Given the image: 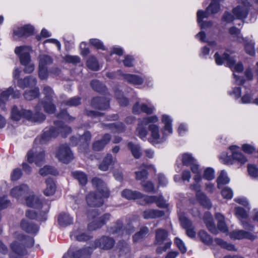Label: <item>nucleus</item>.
<instances>
[{
  "mask_svg": "<svg viewBox=\"0 0 258 258\" xmlns=\"http://www.w3.org/2000/svg\"><path fill=\"white\" fill-rule=\"evenodd\" d=\"M114 244L115 240L113 238L105 236H102L94 242L95 247H100L106 250L112 248Z\"/></svg>",
  "mask_w": 258,
  "mask_h": 258,
  "instance_id": "6e6552de",
  "label": "nucleus"
},
{
  "mask_svg": "<svg viewBox=\"0 0 258 258\" xmlns=\"http://www.w3.org/2000/svg\"><path fill=\"white\" fill-rule=\"evenodd\" d=\"M58 222L62 226H66L73 223V218L66 213H61L58 217Z\"/></svg>",
  "mask_w": 258,
  "mask_h": 258,
  "instance_id": "473e14b6",
  "label": "nucleus"
},
{
  "mask_svg": "<svg viewBox=\"0 0 258 258\" xmlns=\"http://www.w3.org/2000/svg\"><path fill=\"white\" fill-rule=\"evenodd\" d=\"M155 109V107L151 105H147L145 103L141 104L137 101L133 106L132 108L133 113L135 114H139L141 112L145 113L147 114H152Z\"/></svg>",
  "mask_w": 258,
  "mask_h": 258,
  "instance_id": "9d476101",
  "label": "nucleus"
},
{
  "mask_svg": "<svg viewBox=\"0 0 258 258\" xmlns=\"http://www.w3.org/2000/svg\"><path fill=\"white\" fill-rule=\"evenodd\" d=\"M121 196L127 199L133 200L142 198L143 194L138 191L125 189L121 192Z\"/></svg>",
  "mask_w": 258,
  "mask_h": 258,
  "instance_id": "393cba45",
  "label": "nucleus"
},
{
  "mask_svg": "<svg viewBox=\"0 0 258 258\" xmlns=\"http://www.w3.org/2000/svg\"><path fill=\"white\" fill-rule=\"evenodd\" d=\"M197 200L200 204L205 208L210 209L211 207V203L207 196L202 192H198L196 194Z\"/></svg>",
  "mask_w": 258,
  "mask_h": 258,
  "instance_id": "7c9ffc66",
  "label": "nucleus"
},
{
  "mask_svg": "<svg viewBox=\"0 0 258 258\" xmlns=\"http://www.w3.org/2000/svg\"><path fill=\"white\" fill-rule=\"evenodd\" d=\"M231 238L236 239H241L246 238L251 240H253L255 238V236L251 233L243 230H236L233 231L230 233Z\"/></svg>",
  "mask_w": 258,
  "mask_h": 258,
  "instance_id": "f3484780",
  "label": "nucleus"
},
{
  "mask_svg": "<svg viewBox=\"0 0 258 258\" xmlns=\"http://www.w3.org/2000/svg\"><path fill=\"white\" fill-rule=\"evenodd\" d=\"M37 84V79L32 76H27L24 79H19L17 81V85L22 89L27 87H33Z\"/></svg>",
  "mask_w": 258,
  "mask_h": 258,
  "instance_id": "4468645a",
  "label": "nucleus"
},
{
  "mask_svg": "<svg viewBox=\"0 0 258 258\" xmlns=\"http://www.w3.org/2000/svg\"><path fill=\"white\" fill-rule=\"evenodd\" d=\"M52 101L48 100H43L42 101L44 111L49 114L54 113L55 110V106L52 103Z\"/></svg>",
  "mask_w": 258,
  "mask_h": 258,
  "instance_id": "09e8293b",
  "label": "nucleus"
},
{
  "mask_svg": "<svg viewBox=\"0 0 258 258\" xmlns=\"http://www.w3.org/2000/svg\"><path fill=\"white\" fill-rule=\"evenodd\" d=\"M39 95V90L38 88H35L33 90L26 91L24 92L23 96L27 100H32Z\"/></svg>",
  "mask_w": 258,
  "mask_h": 258,
  "instance_id": "c03bdc74",
  "label": "nucleus"
},
{
  "mask_svg": "<svg viewBox=\"0 0 258 258\" xmlns=\"http://www.w3.org/2000/svg\"><path fill=\"white\" fill-rule=\"evenodd\" d=\"M82 98L79 96H75L70 99L64 101L63 104L69 106H77L81 104Z\"/></svg>",
  "mask_w": 258,
  "mask_h": 258,
  "instance_id": "8fccbe9b",
  "label": "nucleus"
},
{
  "mask_svg": "<svg viewBox=\"0 0 258 258\" xmlns=\"http://www.w3.org/2000/svg\"><path fill=\"white\" fill-rule=\"evenodd\" d=\"M73 176L76 179L80 184L85 185L87 182L86 174L82 171H76L72 173Z\"/></svg>",
  "mask_w": 258,
  "mask_h": 258,
  "instance_id": "79ce46f5",
  "label": "nucleus"
},
{
  "mask_svg": "<svg viewBox=\"0 0 258 258\" xmlns=\"http://www.w3.org/2000/svg\"><path fill=\"white\" fill-rule=\"evenodd\" d=\"M122 76L123 79L129 83L134 85H141L143 83V79L138 75L123 74Z\"/></svg>",
  "mask_w": 258,
  "mask_h": 258,
  "instance_id": "5701e85b",
  "label": "nucleus"
},
{
  "mask_svg": "<svg viewBox=\"0 0 258 258\" xmlns=\"http://www.w3.org/2000/svg\"><path fill=\"white\" fill-rule=\"evenodd\" d=\"M198 236L201 240L206 245H210L213 242V239L207 232L204 230H200L198 233Z\"/></svg>",
  "mask_w": 258,
  "mask_h": 258,
  "instance_id": "49530a36",
  "label": "nucleus"
},
{
  "mask_svg": "<svg viewBox=\"0 0 258 258\" xmlns=\"http://www.w3.org/2000/svg\"><path fill=\"white\" fill-rule=\"evenodd\" d=\"M110 140V135L108 134H104L101 140L96 141L93 143L92 149L95 151H100L103 150Z\"/></svg>",
  "mask_w": 258,
  "mask_h": 258,
  "instance_id": "2eb2a0df",
  "label": "nucleus"
},
{
  "mask_svg": "<svg viewBox=\"0 0 258 258\" xmlns=\"http://www.w3.org/2000/svg\"><path fill=\"white\" fill-rule=\"evenodd\" d=\"M31 111L30 110L21 109L19 110L17 106H14L11 111L12 119L15 121L19 120L22 117L27 119L31 117Z\"/></svg>",
  "mask_w": 258,
  "mask_h": 258,
  "instance_id": "9b49d317",
  "label": "nucleus"
},
{
  "mask_svg": "<svg viewBox=\"0 0 258 258\" xmlns=\"http://www.w3.org/2000/svg\"><path fill=\"white\" fill-rule=\"evenodd\" d=\"M155 203L157 206L160 208L166 209L169 206V204L166 202V201L162 195L157 196Z\"/></svg>",
  "mask_w": 258,
  "mask_h": 258,
  "instance_id": "bf43d9fd",
  "label": "nucleus"
},
{
  "mask_svg": "<svg viewBox=\"0 0 258 258\" xmlns=\"http://www.w3.org/2000/svg\"><path fill=\"white\" fill-rule=\"evenodd\" d=\"M54 123L57 126V128L51 126L48 129L45 128L41 137L40 139H36L35 142H37L39 141L40 144H44L51 138L56 137L59 133L62 132V131H64L67 134H70L72 131L70 127L66 125L64 126L60 121H55Z\"/></svg>",
  "mask_w": 258,
  "mask_h": 258,
  "instance_id": "7ed1b4c3",
  "label": "nucleus"
},
{
  "mask_svg": "<svg viewBox=\"0 0 258 258\" xmlns=\"http://www.w3.org/2000/svg\"><path fill=\"white\" fill-rule=\"evenodd\" d=\"M28 189L29 188L27 185L22 184L13 188L11 190L10 194L13 198L19 199L26 196Z\"/></svg>",
  "mask_w": 258,
  "mask_h": 258,
  "instance_id": "ddd939ff",
  "label": "nucleus"
},
{
  "mask_svg": "<svg viewBox=\"0 0 258 258\" xmlns=\"http://www.w3.org/2000/svg\"><path fill=\"white\" fill-rule=\"evenodd\" d=\"M247 169L249 175L253 177H256L258 176V168L254 165H249L247 167Z\"/></svg>",
  "mask_w": 258,
  "mask_h": 258,
  "instance_id": "774afa93",
  "label": "nucleus"
},
{
  "mask_svg": "<svg viewBox=\"0 0 258 258\" xmlns=\"http://www.w3.org/2000/svg\"><path fill=\"white\" fill-rule=\"evenodd\" d=\"M215 218L218 221L217 226L218 229L223 232L227 231L228 228L225 224L223 215L218 213L215 214Z\"/></svg>",
  "mask_w": 258,
  "mask_h": 258,
  "instance_id": "58836bf2",
  "label": "nucleus"
},
{
  "mask_svg": "<svg viewBox=\"0 0 258 258\" xmlns=\"http://www.w3.org/2000/svg\"><path fill=\"white\" fill-rule=\"evenodd\" d=\"M13 92V88L10 87L6 90L2 92L0 94V107L5 109V102L8 100L9 96Z\"/></svg>",
  "mask_w": 258,
  "mask_h": 258,
  "instance_id": "f704fd0d",
  "label": "nucleus"
},
{
  "mask_svg": "<svg viewBox=\"0 0 258 258\" xmlns=\"http://www.w3.org/2000/svg\"><path fill=\"white\" fill-rule=\"evenodd\" d=\"M149 130L151 132V138L148 139L149 141L153 144H157L162 142L163 141H160V135L159 127L154 124H150Z\"/></svg>",
  "mask_w": 258,
  "mask_h": 258,
  "instance_id": "a211bd4d",
  "label": "nucleus"
},
{
  "mask_svg": "<svg viewBox=\"0 0 258 258\" xmlns=\"http://www.w3.org/2000/svg\"><path fill=\"white\" fill-rule=\"evenodd\" d=\"M39 173L43 176H45L48 174L53 175L58 174L57 170L53 167L49 165L44 166L43 168H41L39 170Z\"/></svg>",
  "mask_w": 258,
  "mask_h": 258,
  "instance_id": "ea45409f",
  "label": "nucleus"
},
{
  "mask_svg": "<svg viewBox=\"0 0 258 258\" xmlns=\"http://www.w3.org/2000/svg\"><path fill=\"white\" fill-rule=\"evenodd\" d=\"M34 28L30 25H26L24 27L18 28L14 31V34L19 37H28L33 34Z\"/></svg>",
  "mask_w": 258,
  "mask_h": 258,
  "instance_id": "6ab92c4d",
  "label": "nucleus"
},
{
  "mask_svg": "<svg viewBox=\"0 0 258 258\" xmlns=\"http://www.w3.org/2000/svg\"><path fill=\"white\" fill-rule=\"evenodd\" d=\"M19 236L21 242L14 241L11 244L13 252L9 254L10 258H21V256L27 253L25 247H32L34 244V240L32 237L23 234L20 235Z\"/></svg>",
  "mask_w": 258,
  "mask_h": 258,
  "instance_id": "f03ea898",
  "label": "nucleus"
},
{
  "mask_svg": "<svg viewBox=\"0 0 258 258\" xmlns=\"http://www.w3.org/2000/svg\"><path fill=\"white\" fill-rule=\"evenodd\" d=\"M36 112L34 114H32V112H31V117L29 118H27V120H30L33 122H38L40 123L43 121L46 117L45 115L41 113L38 110L39 109V106H36Z\"/></svg>",
  "mask_w": 258,
  "mask_h": 258,
  "instance_id": "c85d7f7f",
  "label": "nucleus"
},
{
  "mask_svg": "<svg viewBox=\"0 0 258 258\" xmlns=\"http://www.w3.org/2000/svg\"><path fill=\"white\" fill-rule=\"evenodd\" d=\"M39 65L40 67H47V66L51 64L53 62L52 58L47 55H40L38 57Z\"/></svg>",
  "mask_w": 258,
  "mask_h": 258,
  "instance_id": "a18cd8bd",
  "label": "nucleus"
},
{
  "mask_svg": "<svg viewBox=\"0 0 258 258\" xmlns=\"http://www.w3.org/2000/svg\"><path fill=\"white\" fill-rule=\"evenodd\" d=\"M43 92L45 97L43 100L52 101L54 94L51 88L49 86H44Z\"/></svg>",
  "mask_w": 258,
  "mask_h": 258,
  "instance_id": "603ef678",
  "label": "nucleus"
},
{
  "mask_svg": "<svg viewBox=\"0 0 258 258\" xmlns=\"http://www.w3.org/2000/svg\"><path fill=\"white\" fill-rule=\"evenodd\" d=\"M127 147L135 158L138 159L141 157L142 152L141 147L139 145L130 142L127 144Z\"/></svg>",
  "mask_w": 258,
  "mask_h": 258,
  "instance_id": "e433bc0d",
  "label": "nucleus"
},
{
  "mask_svg": "<svg viewBox=\"0 0 258 258\" xmlns=\"http://www.w3.org/2000/svg\"><path fill=\"white\" fill-rule=\"evenodd\" d=\"M219 10V4L214 1H212L210 5L207 7V11H210L211 14H214L218 13Z\"/></svg>",
  "mask_w": 258,
  "mask_h": 258,
  "instance_id": "052dcab7",
  "label": "nucleus"
},
{
  "mask_svg": "<svg viewBox=\"0 0 258 258\" xmlns=\"http://www.w3.org/2000/svg\"><path fill=\"white\" fill-rule=\"evenodd\" d=\"M218 187L220 188L221 184H225L229 182V179L227 177L226 172L224 170L221 171L220 174L217 179Z\"/></svg>",
  "mask_w": 258,
  "mask_h": 258,
  "instance_id": "5fc2aeb1",
  "label": "nucleus"
},
{
  "mask_svg": "<svg viewBox=\"0 0 258 258\" xmlns=\"http://www.w3.org/2000/svg\"><path fill=\"white\" fill-rule=\"evenodd\" d=\"M151 165H147L143 164L140 167V170L135 172L136 179L142 180L146 178L147 177L148 173L145 168L149 169L150 167H151Z\"/></svg>",
  "mask_w": 258,
  "mask_h": 258,
  "instance_id": "c9c22d12",
  "label": "nucleus"
},
{
  "mask_svg": "<svg viewBox=\"0 0 258 258\" xmlns=\"http://www.w3.org/2000/svg\"><path fill=\"white\" fill-rule=\"evenodd\" d=\"M237 148V147L236 146H231L229 147L232 152V158L233 160L237 161L241 164H244L247 161V159L241 153L235 151Z\"/></svg>",
  "mask_w": 258,
  "mask_h": 258,
  "instance_id": "a878e982",
  "label": "nucleus"
},
{
  "mask_svg": "<svg viewBox=\"0 0 258 258\" xmlns=\"http://www.w3.org/2000/svg\"><path fill=\"white\" fill-rule=\"evenodd\" d=\"M168 235V231L164 229L158 228L155 231V244L160 245L166 240Z\"/></svg>",
  "mask_w": 258,
  "mask_h": 258,
  "instance_id": "412c9836",
  "label": "nucleus"
},
{
  "mask_svg": "<svg viewBox=\"0 0 258 258\" xmlns=\"http://www.w3.org/2000/svg\"><path fill=\"white\" fill-rule=\"evenodd\" d=\"M210 15H211V14L210 11H207V8L205 11L201 10L198 11L197 12V21L198 23H200L203 19L208 18Z\"/></svg>",
  "mask_w": 258,
  "mask_h": 258,
  "instance_id": "0e129e2a",
  "label": "nucleus"
},
{
  "mask_svg": "<svg viewBox=\"0 0 258 258\" xmlns=\"http://www.w3.org/2000/svg\"><path fill=\"white\" fill-rule=\"evenodd\" d=\"M123 228V222L118 220L116 222L107 227V231L110 234H119L122 231Z\"/></svg>",
  "mask_w": 258,
  "mask_h": 258,
  "instance_id": "b1692460",
  "label": "nucleus"
},
{
  "mask_svg": "<svg viewBox=\"0 0 258 258\" xmlns=\"http://www.w3.org/2000/svg\"><path fill=\"white\" fill-rule=\"evenodd\" d=\"M117 249L120 255H124L128 253L131 251L129 244L124 240H120L117 244Z\"/></svg>",
  "mask_w": 258,
  "mask_h": 258,
  "instance_id": "cd10ccee",
  "label": "nucleus"
},
{
  "mask_svg": "<svg viewBox=\"0 0 258 258\" xmlns=\"http://www.w3.org/2000/svg\"><path fill=\"white\" fill-rule=\"evenodd\" d=\"M90 248H85L74 252L72 255L73 258H90Z\"/></svg>",
  "mask_w": 258,
  "mask_h": 258,
  "instance_id": "37998d69",
  "label": "nucleus"
},
{
  "mask_svg": "<svg viewBox=\"0 0 258 258\" xmlns=\"http://www.w3.org/2000/svg\"><path fill=\"white\" fill-rule=\"evenodd\" d=\"M92 185L97 189L98 192H90L86 197L87 204L91 207L102 206L104 204L103 198H108L110 196V191L106 186V183L101 179L94 177L92 179Z\"/></svg>",
  "mask_w": 258,
  "mask_h": 258,
  "instance_id": "f257e3e1",
  "label": "nucleus"
},
{
  "mask_svg": "<svg viewBox=\"0 0 258 258\" xmlns=\"http://www.w3.org/2000/svg\"><path fill=\"white\" fill-rule=\"evenodd\" d=\"M46 187L44 190V194L46 196L53 195L56 190V185L52 178H48L46 179Z\"/></svg>",
  "mask_w": 258,
  "mask_h": 258,
  "instance_id": "bb28decb",
  "label": "nucleus"
},
{
  "mask_svg": "<svg viewBox=\"0 0 258 258\" xmlns=\"http://www.w3.org/2000/svg\"><path fill=\"white\" fill-rule=\"evenodd\" d=\"M215 241L217 244L228 250L236 251L237 250L234 245L228 243L220 238H217L215 239Z\"/></svg>",
  "mask_w": 258,
  "mask_h": 258,
  "instance_id": "3c124183",
  "label": "nucleus"
},
{
  "mask_svg": "<svg viewBox=\"0 0 258 258\" xmlns=\"http://www.w3.org/2000/svg\"><path fill=\"white\" fill-rule=\"evenodd\" d=\"M56 156L59 161L64 163H68L74 158L72 152L67 144H63L59 147Z\"/></svg>",
  "mask_w": 258,
  "mask_h": 258,
  "instance_id": "39448f33",
  "label": "nucleus"
},
{
  "mask_svg": "<svg viewBox=\"0 0 258 258\" xmlns=\"http://www.w3.org/2000/svg\"><path fill=\"white\" fill-rule=\"evenodd\" d=\"M143 124H139L138 127L137 128V133L138 136H139L141 139H144V138H146L148 132L146 128L143 126Z\"/></svg>",
  "mask_w": 258,
  "mask_h": 258,
  "instance_id": "e2e57ef3",
  "label": "nucleus"
},
{
  "mask_svg": "<svg viewBox=\"0 0 258 258\" xmlns=\"http://www.w3.org/2000/svg\"><path fill=\"white\" fill-rule=\"evenodd\" d=\"M141 185L146 192H155L154 184L151 181H143Z\"/></svg>",
  "mask_w": 258,
  "mask_h": 258,
  "instance_id": "13d9d810",
  "label": "nucleus"
},
{
  "mask_svg": "<svg viewBox=\"0 0 258 258\" xmlns=\"http://www.w3.org/2000/svg\"><path fill=\"white\" fill-rule=\"evenodd\" d=\"M27 160L30 163L35 162L36 165L40 166L45 161L44 152L41 151L39 153H34L32 151H30L27 153Z\"/></svg>",
  "mask_w": 258,
  "mask_h": 258,
  "instance_id": "f8f14e48",
  "label": "nucleus"
},
{
  "mask_svg": "<svg viewBox=\"0 0 258 258\" xmlns=\"http://www.w3.org/2000/svg\"><path fill=\"white\" fill-rule=\"evenodd\" d=\"M216 63L218 65H222L225 61L227 62V66L230 68L231 70L233 69L236 72L240 73L243 70V67L241 62H238L236 64V60L233 56L230 55L227 52H224L222 55L219 54L218 52H216L214 55Z\"/></svg>",
  "mask_w": 258,
  "mask_h": 258,
  "instance_id": "20e7f679",
  "label": "nucleus"
},
{
  "mask_svg": "<svg viewBox=\"0 0 258 258\" xmlns=\"http://www.w3.org/2000/svg\"><path fill=\"white\" fill-rule=\"evenodd\" d=\"M162 121L164 124V131L163 133V136L166 135L165 132L166 131H168L169 134H171L172 132L171 127L172 120L169 116L167 115H163Z\"/></svg>",
  "mask_w": 258,
  "mask_h": 258,
  "instance_id": "4c0bfd02",
  "label": "nucleus"
},
{
  "mask_svg": "<svg viewBox=\"0 0 258 258\" xmlns=\"http://www.w3.org/2000/svg\"><path fill=\"white\" fill-rule=\"evenodd\" d=\"M245 49L246 52L250 55H254L255 50L254 48V44L252 42H245Z\"/></svg>",
  "mask_w": 258,
  "mask_h": 258,
  "instance_id": "69168bd1",
  "label": "nucleus"
},
{
  "mask_svg": "<svg viewBox=\"0 0 258 258\" xmlns=\"http://www.w3.org/2000/svg\"><path fill=\"white\" fill-rule=\"evenodd\" d=\"M106 126L113 133H122L125 130V125L120 122L109 123L106 124Z\"/></svg>",
  "mask_w": 258,
  "mask_h": 258,
  "instance_id": "72a5a7b5",
  "label": "nucleus"
},
{
  "mask_svg": "<svg viewBox=\"0 0 258 258\" xmlns=\"http://www.w3.org/2000/svg\"><path fill=\"white\" fill-rule=\"evenodd\" d=\"M110 99L108 97H97L93 98L91 102V106L99 110L106 109L109 107Z\"/></svg>",
  "mask_w": 258,
  "mask_h": 258,
  "instance_id": "1a4fd4ad",
  "label": "nucleus"
},
{
  "mask_svg": "<svg viewBox=\"0 0 258 258\" xmlns=\"http://www.w3.org/2000/svg\"><path fill=\"white\" fill-rule=\"evenodd\" d=\"M110 217L111 215L109 213H105L100 217L98 220L99 225L98 226V227H96V228H101L110 220Z\"/></svg>",
  "mask_w": 258,
  "mask_h": 258,
  "instance_id": "680f3d73",
  "label": "nucleus"
},
{
  "mask_svg": "<svg viewBox=\"0 0 258 258\" xmlns=\"http://www.w3.org/2000/svg\"><path fill=\"white\" fill-rule=\"evenodd\" d=\"M26 205L28 207L39 208L41 207V202L36 196H31L27 197L26 199Z\"/></svg>",
  "mask_w": 258,
  "mask_h": 258,
  "instance_id": "2f4dec72",
  "label": "nucleus"
},
{
  "mask_svg": "<svg viewBox=\"0 0 258 258\" xmlns=\"http://www.w3.org/2000/svg\"><path fill=\"white\" fill-rule=\"evenodd\" d=\"M114 93L118 103L121 106H126L128 104L129 101L128 99L123 96L122 92L118 88H115Z\"/></svg>",
  "mask_w": 258,
  "mask_h": 258,
  "instance_id": "a19ab883",
  "label": "nucleus"
},
{
  "mask_svg": "<svg viewBox=\"0 0 258 258\" xmlns=\"http://www.w3.org/2000/svg\"><path fill=\"white\" fill-rule=\"evenodd\" d=\"M93 90L100 93H106L107 88L105 85L97 80H92L90 83Z\"/></svg>",
  "mask_w": 258,
  "mask_h": 258,
  "instance_id": "c756f323",
  "label": "nucleus"
},
{
  "mask_svg": "<svg viewBox=\"0 0 258 258\" xmlns=\"http://www.w3.org/2000/svg\"><path fill=\"white\" fill-rule=\"evenodd\" d=\"M49 74V70H48L47 67L38 66V77L40 80H47Z\"/></svg>",
  "mask_w": 258,
  "mask_h": 258,
  "instance_id": "4d7b16f0",
  "label": "nucleus"
},
{
  "mask_svg": "<svg viewBox=\"0 0 258 258\" xmlns=\"http://www.w3.org/2000/svg\"><path fill=\"white\" fill-rule=\"evenodd\" d=\"M179 220L181 223V225L183 228L185 229L191 227L192 226L191 222L184 216H180Z\"/></svg>",
  "mask_w": 258,
  "mask_h": 258,
  "instance_id": "338daca9",
  "label": "nucleus"
},
{
  "mask_svg": "<svg viewBox=\"0 0 258 258\" xmlns=\"http://www.w3.org/2000/svg\"><path fill=\"white\" fill-rule=\"evenodd\" d=\"M150 230L147 226H142L139 231L133 236V241L138 243L142 241L149 235Z\"/></svg>",
  "mask_w": 258,
  "mask_h": 258,
  "instance_id": "aec40b11",
  "label": "nucleus"
},
{
  "mask_svg": "<svg viewBox=\"0 0 258 258\" xmlns=\"http://www.w3.org/2000/svg\"><path fill=\"white\" fill-rule=\"evenodd\" d=\"M31 50V48L28 46H21L15 48V52L19 56L22 65L27 66L30 63L31 59L29 51Z\"/></svg>",
  "mask_w": 258,
  "mask_h": 258,
  "instance_id": "423d86ee",
  "label": "nucleus"
},
{
  "mask_svg": "<svg viewBox=\"0 0 258 258\" xmlns=\"http://www.w3.org/2000/svg\"><path fill=\"white\" fill-rule=\"evenodd\" d=\"M164 215V211L158 209H149L144 211L142 213V216L145 219L159 218Z\"/></svg>",
  "mask_w": 258,
  "mask_h": 258,
  "instance_id": "dca6fc26",
  "label": "nucleus"
},
{
  "mask_svg": "<svg viewBox=\"0 0 258 258\" xmlns=\"http://www.w3.org/2000/svg\"><path fill=\"white\" fill-rule=\"evenodd\" d=\"M237 2L242 6H237L233 9V13L238 19H245L248 13V8L250 5L247 0H237Z\"/></svg>",
  "mask_w": 258,
  "mask_h": 258,
  "instance_id": "0eeeda50",
  "label": "nucleus"
},
{
  "mask_svg": "<svg viewBox=\"0 0 258 258\" xmlns=\"http://www.w3.org/2000/svg\"><path fill=\"white\" fill-rule=\"evenodd\" d=\"M87 67L93 71H97L99 69L98 62L94 56L90 57L87 61Z\"/></svg>",
  "mask_w": 258,
  "mask_h": 258,
  "instance_id": "6e6d98bb",
  "label": "nucleus"
},
{
  "mask_svg": "<svg viewBox=\"0 0 258 258\" xmlns=\"http://www.w3.org/2000/svg\"><path fill=\"white\" fill-rule=\"evenodd\" d=\"M196 160L191 155L188 153H184L182 155V162L183 165L188 166L192 165L195 163Z\"/></svg>",
  "mask_w": 258,
  "mask_h": 258,
  "instance_id": "864d4df0",
  "label": "nucleus"
},
{
  "mask_svg": "<svg viewBox=\"0 0 258 258\" xmlns=\"http://www.w3.org/2000/svg\"><path fill=\"white\" fill-rule=\"evenodd\" d=\"M21 228L27 233L36 234L38 230V226L33 223L29 222L25 220H22L21 222Z\"/></svg>",
  "mask_w": 258,
  "mask_h": 258,
  "instance_id": "4be33fe9",
  "label": "nucleus"
},
{
  "mask_svg": "<svg viewBox=\"0 0 258 258\" xmlns=\"http://www.w3.org/2000/svg\"><path fill=\"white\" fill-rule=\"evenodd\" d=\"M91 134L89 131H86L84 134L80 136V145L84 147H87L91 139Z\"/></svg>",
  "mask_w": 258,
  "mask_h": 258,
  "instance_id": "de8ad7c7",
  "label": "nucleus"
}]
</instances>
